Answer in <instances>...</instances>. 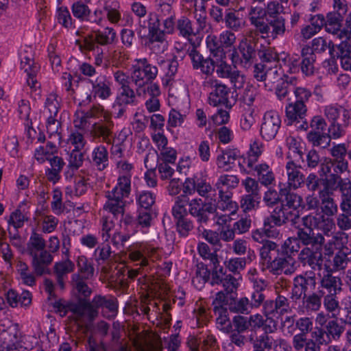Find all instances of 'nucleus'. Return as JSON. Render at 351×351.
<instances>
[{
    "instance_id": "nucleus-51",
    "label": "nucleus",
    "mask_w": 351,
    "mask_h": 351,
    "mask_svg": "<svg viewBox=\"0 0 351 351\" xmlns=\"http://www.w3.org/2000/svg\"><path fill=\"white\" fill-rule=\"evenodd\" d=\"M226 27L234 31H238L244 26L245 21L239 16L238 12L228 10L225 15Z\"/></svg>"
},
{
    "instance_id": "nucleus-32",
    "label": "nucleus",
    "mask_w": 351,
    "mask_h": 351,
    "mask_svg": "<svg viewBox=\"0 0 351 351\" xmlns=\"http://www.w3.org/2000/svg\"><path fill=\"white\" fill-rule=\"evenodd\" d=\"M104 118L106 123H94L93 125L92 132L95 136L102 137V140L104 143L110 144L111 143L110 136L111 134L112 123L109 120L110 117L108 112L104 115Z\"/></svg>"
},
{
    "instance_id": "nucleus-25",
    "label": "nucleus",
    "mask_w": 351,
    "mask_h": 351,
    "mask_svg": "<svg viewBox=\"0 0 351 351\" xmlns=\"http://www.w3.org/2000/svg\"><path fill=\"white\" fill-rule=\"evenodd\" d=\"M306 229L300 228L297 235L298 241H301L305 245H311L312 247L322 246L324 243V238L321 234L313 233L314 228L305 227Z\"/></svg>"
},
{
    "instance_id": "nucleus-38",
    "label": "nucleus",
    "mask_w": 351,
    "mask_h": 351,
    "mask_svg": "<svg viewBox=\"0 0 351 351\" xmlns=\"http://www.w3.org/2000/svg\"><path fill=\"white\" fill-rule=\"evenodd\" d=\"M57 152V147L52 142H48L45 145L40 146L34 152V158L39 163H43L51 159Z\"/></svg>"
},
{
    "instance_id": "nucleus-10",
    "label": "nucleus",
    "mask_w": 351,
    "mask_h": 351,
    "mask_svg": "<svg viewBox=\"0 0 351 351\" xmlns=\"http://www.w3.org/2000/svg\"><path fill=\"white\" fill-rule=\"evenodd\" d=\"M183 192L187 195H193L197 192L199 195L208 198L212 193H215V190L207 182L206 176L202 173H196L185 180L183 183Z\"/></svg>"
},
{
    "instance_id": "nucleus-24",
    "label": "nucleus",
    "mask_w": 351,
    "mask_h": 351,
    "mask_svg": "<svg viewBox=\"0 0 351 351\" xmlns=\"http://www.w3.org/2000/svg\"><path fill=\"white\" fill-rule=\"evenodd\" d=\"M314 247L315 250L308 247L302 249L299 254V259L303 265H308L312 269H315L321 265L322 259V254L319 251L321 246H318L317 248Z\"/></svg>"
},
{
    "instance_id": "nucleus-54",
    "label": "nucleus",
    "mask_w": 351,
    "mask_h": 351,
    "mask_svg": "<svg viewBox=\"0 0 351 351\" xmlns=\"http://www.w3.org/2000/svg\"><path fill=\"white\" fill-rule=\"evenodd\" d=\"M274 216V212L273 211L271 215L265 218L263 223V229L265 232V234L267 238H278L280 235V232L277 229L276 226H280L284 223H280V224L276 223V221L273 219V217Z\"/></svg>"
},
{
    "instance_id": "nucleus-20",
    "label": "nucleus",
    "mask_w": 351,
    "mask_h": 351,
    "mask_svg": "<svg viewBox=\"0 0 351 351\" xmlns=\"http://www.w3.org/2000/svg\"><path fill=\"white\" fill-rule=\"evenodd\" d=\"M239 158V149L237 148H228L217 155L216 164L219 169L228 171L232 169L234 162Z\"/></svg>"
},
{
    "instance_id": "nucleus-27",
    "label": "nucleus",
    "mask_w": 351,
    "mask_h": 351,
    "mask_svg": "<svg viewBox=\"0 0 351 351\" xmlns=\"http://www.w3.org/2000/svg\"><path fill=\"white\" fill-rule=\"evenodd\" d=\"M75 268L74 263L69 259L60 261L54 265V273L56 276L58 285L60 289L64 288V280L67 274L71 273Z\"/></svg>"
},
{
    "instance_id": "nucleus-49",
    "label": "nucleus",
    "mask_w": 351,
    "mask_h": 351,
    "mask_svg": "<svg viewBox=\"0 0 351 351\" xmlns=\"http://www.w3.org/2000/svg\"><path fill=\"white\" fill-rule=\"evenodd\" d=\"M45 247V241L43 237L36 232H33L27 243V250L31 256L38 254Z\"/></svg>"
},
{
    "instance_id": "nucleus-64",
    "label": "nucleus",
    "mask_w": 351,
    "mask_h": 351,
    "mask_svg": "<svg viewBox=\"0 0 351 351\" xmlns=\"http://www.w3.org/2000/svg\"><path fill=\"white\" fill-rule=\"evenodd\" d=\"M251 308H252L251 304L248 298L245 297L234 301L230 307L231 311L241 314H248Z\"/></svg>"
},
{
    "instance_id": "nucleus-23",
    "label": "nucleus",
    "mask_w": 351,
    "mask_h": 351,
    "mask_svg": "<svg viewBox=\"0 0 351 351\" xmlns=\"http://www.w3.org/2000/svg\"><path fill=\"white\" fill-rule=\"evenodd\" d=\"M112 82L106 75H100L92 81L93 93L95 96L105 99L112 95Z\"/></svg>"
},
{
    "instance_id": "nucleus-28",
    "label": "nucleus",
    "mask_w": 351,
    "mask_h": 351,
    "mask_svg": "<svg viewBox=\"0 0 351 351\" xmlns=\"http://www.w3.org/2000/svg\"><path fill=\"white\" fill-rule=\"evenodd\" d=\"M293 93L295 95V101L289 100L286 109L293 108V110H303L306 108V103L308 101L311 96V93L308 89L303 87H296Z\"/></svg>"
},
{
    "instance_id": "nucleus-48",
    "label": "nucleus",
    "mask_w": 351,
    "mask_h": 351,
    "mask_svg": "<svg viewBox=\"0 0 351 351\" xmlns=\"http://www.w3.org/2000/svg\"><path fill=\"white\" fill-rule=\"evenodd\" d=\"M16 271L21 282L28 286H33L35 284V277L29 269L27 265L19 261L16 265Z\"/></svg>"
},
{
    "instance_id": "nucleus-30",
    "label": "nucleus",
    "mask_w": 351,
    "mask_h": 351,
    "mask_svg": "<svg viewBox=\"0 0 351 351\" xmlns=\"http://www.w3.org/2000/svg\"><path fill=\"white\" fill-rule=\"evenodd\" d=\"M254 172V175L257 177L258 182L263 186H267L275 182L274 173L266 162L257 165Z\"/></svg>"
},
{
    "instance_id": "nucleus-37",
    "label": "nucleus",
    "mask_w": 351,
    "mask_h": 351,
    "mask_svg": "<svg viewBox=\"0 0 351 351\" xmlns=\"http://www.w3.org/2000/svg\"><path fill=\"white\" fill-rule=\"evenodd\" d=\"M239 183V178L235 175L223 174L217 179L215 186L219 192H226L237 187Z\"/></svg>"
},
{
    "instance_id": "nucleus-63",
    "label": "nucleus",
    "mask_w": 351,
    "mask_h": 351,
    "mask_svg": "<svg viewBox=\"0 0 351 351\" xmlns=\"http://www.w3.org/2000/svg\"><path fill=\"white\" fill-rule=\"evenodd\" d=\"M258 114L256 111H245L240 119V125L242 130H249L258 119Z\"/></svg>"
},
{
    "instance_id": "nucleus-60",
    "label": "nucleus",
    "mask_w": 351,
    "mask_h": 351,
    "mask_svg": "<svg viewBox=\"0 0 351 351\" xmlns=\"http://www.w3.org/2000/svg\"><path fill=\"white\" fill-rule=\"evenodd\" d=\"M156 195L152 192L142 191L136 196L138 204L143 208L147 210L155 203Z\"/></svg>"
},
{
    "instance_id": "nucleus-17",
    "label": "nucleus",
    "mask_w": 351,
    "mask_h": 351,
    "mask_svg": "<svg viewBox=\"0 0 351 351\" xmlns=\"http://www.w3.org/2000/svg\"><path fill=\"white\" fill-rule=\"evenodd\" d=\"M214 206L212 204H204L200 198L189 199L188 213L196 218L197 221L200 223H206L209 219L208 215L213 213Z\"/></svg>"
},
{
    "instance_id": "nucleus-50",
    "label": "nucleus",
    "mask_w": 351,
    "mask_h": 351,
    "mask_svg": "<svg viewBox=\"0 0 351 351\" xmlns=\"http://www.w3.org/2000/svg\"><path fill=\"white\" fill-rule=\"evenodd\" d=\"M340 208L343 213H351V184L344 183L341 185Z\"/></svg>"
},
{
    "instance_id": "nucleus-36",
    "label": "nucleus",
    "mask_w": 351,
    "mask_h": 351,
    "mask_svg": "<svg viewBox=\"0 0 351 351\" xmlns=\"http://www.w3.org/2000/svg\"><path fill=\"white\" fill-rule=\"evenodd\" d=\"M344 183L350 182L343 180L339 175L330 173L324 180V189L319 193L332 195L337 188L341 191V185Z\"/></svg>"
},
{
    "instance_id": "nucleus-9",
    "label": "nucleus",
    "mask_w": 351,
    "mask_h": 351,
    "mask_svg": "<svg viewBox=\"0 0 351 351\" xmlns=\"http://www.w3.org/2000/svg\"><path fill=\"white\" fill-rule=\"evenodd\" d=\"M324 336V332L322 329L312 332L310 338H307L304 334H296L292 339L293 347L295 351H321Z\"/></svg>"
},
{
    "instance_id": "nucleus-19",
    "label": "nucleus",
    "mask_w": 351,
    "mask_h": 351,
    "mask_svg": "<svg viewBox=\"0 0 351 351\" xmlns=\"http://www.w3.org/2000/svg\"><path fill=\"white\" fill-rule=\"evenodd\" d=\"M342 285L343 283L340 277L333 276L330 271H327L321 278L319 293L320 295L330 293L338 294L342 290Z\"/></svg>"
},
{
    "instance_id": "nucleus-31",
    "label": "nucleus",
    "mask_w": 351,
    "mask_h": 351,
    "mask_svg": "<svg viewBox=\"0 0 351 351\" xmlns=\"http://www.w3.org/2000/svg\"><path fill=\"white\" fill-rule=\"evenodd\" d=\"M100 3L104 7L108 21L112 24L117 23L121 17L119 3L117 0H100Z\"/></svg>"
},
{
    "instance_id": "nucleus-29",
    "label": "nucleus",
    "mask_w": 351,
    "mask_h": 351,
    "mask_svg": "<svg viewBox=\"0 0 351 351\" xmlns=\"http://www.w3.org/2000/svg\"><path fill=\"white\" fill-rule=\"evenodd\" d=\"M6 299L8 304L12 307L29 306L32 303V294L28 291H23L21 294H19L13 289H10L7 292Z\"/></svg>"
},
{
    "instance_id": "nucleus-16",
    "label": "nucleus",
    "mask_w": 351,
    "mask_h": 351,
    "mask_svg": "<svg viewBox=\"0 0 351 351\" xmlns=\"http://www.w3.org/2000/svg\"><path fill=\"white\" fill-rule=\"evenodd\" d=\"M287 183L282 184V189L296 190L302 187L305 182V176L301 171V166L296 165L293 160H289L285 165Z\"/></svg>"
},
{
    "instance_id": "nucleus-6",
    "label": "nucleus",
    "mask_w": 351,
    "mask_h": 351,
    "mask_svg": "<svg viewBox=\"0 0 351 351\" xmlns=\"http://www.w3.org/2000/svg\"><path fill=\"white\" fill-rule=\"evenodd\" d=\"M106 298L95 296L92 302H81L72 306L71 311L78 325L84 326L91 322L98 314L97 308L104 307Z\"/></svg>"
},
{
    "instance_id": "nucleus-35",
    "label": "nucleus",
    "mask_w": 351,
    "mask_h": 351,
    "mask_svg": "<svg viewBox=\"0 0 351 351\" xmlns=\"http://www.w3.org/2000/svg\"><path fill=\"white\" fill-rule=\"evenodd\" d=\"M60 121L58 118V111H49V114L47 117L46 126L47 132L50 137L53 136L60 143L62 136L59 133L60 128Z\"/></svg>"
},
{
    "instance_id": "nucleus-53",
    "label": "nucleus",
    "mask_w": 351,
    "mask_h": 351,
    "mask_svg": "<svg viewBox=\"0 0 351 351\" xmlns=\"http://www.w3.org/2000/svg\"><path fill=\"white\" fill-rule=\"evenodd\" d=\"M87 188V184L84 178L83 177L78 176V178H75L74 180L73 187L71 186L66 187L65 193L70 196L75 195L79 197L86 192Z\"/></svg>"
},
{
    "instance_id": "nucleus-58",
    "label": "nucleus",
    "mask_w": 351,
    "mask_h": 351,
    "mask_svg": "<svg viewBox=\"0 0 351 351\" xmlns=\"http://www.w3.org/2000/svg\"><path fill=\"white\" fill-rule=\"evenodd\" d=\"M219 60L217 59L215 66L216 73L219 77L221 78H229L233 71L236 69V67H232L228 64L225 59L226 58L218 57Z\"/></svg>"
},
{
    "instance_id": "nucleus-41",
    "label": "nucleus",
    "mask_w": 351,
    "mask_h": 351,
    "mask_svg": "<svg viewBox=\"0 0 351 351\" xmlns=\"http://www.w3.org/2000/svg\"><path fill=\"white\" fill-rule=\"evenodd\" d=\"M38 345V339L35 335H23L18 337L13 351H30Z\"/></svg>"
},
{
    "instance_id": "nucleus-44",
    "label": "nucleus",
    "mask_w": 351,
    "mask_h": 351,
    "mask_svg": "<svg viewBox=\"0 0 351 351\" xmlns=\"http://www.w3.org/2000/svg\"><path fill=\"white\" fill-rule=\"evenodd\" d=\"M216 315V324L217 327L221 331L226 333H230L233 331L232 322L228 317V313L227 309L215 310L214 311Z\"/></svg>"
},
{
    "instance_id": "nucleus-42",
    "label": "nucleus",
    "mask_w": 351,
    "mask_h": 351,
    "mask_svg": "<svg viewBox=\"0 0 351 351\" xmlns=\"http://www.w3.org/2000/svg\"><path fill=\"white\" fill-rule=\"evenodd\" d=\"M135 95L130 88H120L114 103V107L124 108L134 101Z\"/></svg>"
},
{
    "instance_id": "nucleus-47",
    "label": "nucleus",
    "mask_w": 351,
    "mask_h": 351,
    "mask_svg": "<svg viewBox=\"0 0 351 351\" xmlns=\"http://www.w3.org/2000/svg\"><path fill=\"white\" fill-rule=\"evenodd\" d=\"M319 195L322 202L323 213L328 217L336 215L338 211V206L334 199L330 197L331 195L323 193H319Z\"/></svg>"
},
{
    "instance_id": "nucleus-1",
    "label": "nucleus",
    "mask_w": 351,
    "mask_h": 351,
    "mask_svg": "<svg viewBox=\"0 0 351 351\" xmlns=\"http://www.w3.org/2000/svg\"><path fill=\"white\" fill-rule=\"evenodd\" d=\"M131 192L130 176H119L116 185L110 191L105 192L106 201L103 208L114 217L123 215L125 211V198Z\"/></svg>"
},
{
    "instance_id": "nucleus-57",
    "label": "nucleus",
    "mask_w": 351,
    "mask_h": 351,
    "mask_svg": "<svg viewBox=\"0 0 351 351\" xmlns=\"http://www.w3.org/2000/svg\"><path fill=\"white\" fill-rule=\"evenodd\" d=\"M237 160L240 171L245 174H252L257 165V161L248 154L246 156L240 154V158Z\"/></svg>"
},
{
    "instance_id": "nucleus-2",
    "label": "nucleus",
    "mask_w": 351,
    "mask_h": 351,
    "mask_svg": "<svg viewBox=\"0 0 351 351\" xmlns=\"http://www.w3.org/2000/svg\"><path fill=\"white\" fill-rule=\"evenodd\" d=\"M251 23L255 27L256 32L261 34L263 38L268 43L274 40L285 32V22L282 17L271 20L267 23L264 22L266 12L261 6L252 7L249 13Z\"/></svg>"
},
{
    "instance_id": "nucleus-61",
    "label": "nucleus",
    "mask_w": 351,
    "mask_h": 351,
    "mask_svg": "<svg viewBox=\"0 0 351 351\" xmlns=\"http://www.w3.org/2000/svg\"><path fill=\"white\" fill-rule=\"evenodd\" d=\"M261 196L246 194L241 199V208L244 212H249L258 207Z\"/></svg>"
},
{
    "instance_id": "nucleus-59",
    "label": "nucleus",
    "mask_w": 351,
    "mask_h": 351,
    "mask_svg": "<svg viewBox=\"0 0 351 351\" xmlns=\"http://www.w3.org/2000/svg\"><path fill=\"white\" fill-rule=\"evenodd\" d=\"M337 294H325L324 296V306L326 310L332 313V316L335 317L339 311L340 306L337 298Z\"/></svg>"
},
{
    "instance_id": "nucleus-56",
    "label": "nucleus",
    "mask_w": 351,
    "mask_h": 351,
    "mask_svg": "<svg viewBox=\"0 0 351 351\" xmlns=\"http://www.w3.org/2000/svg\"><path fill=\"white\" fill-rule=\"evenodd\" d=\"M274 335L263 333L260 335L253 345V351H270Z\"/></svg>"
},
{
    "instance_id": "nucleus-4",
    "label": "nucleus",
    "mask_w": 351,
    "mask_h": 351,
    "mask_svg": "<svg viewBox=\"0 0 351 351\" xmlns=\"http://www.w3.org/2000/svg\"><path fill=\"white\" fill-rule=\"evenodd\" d=\"M279 193L282 197H285V202L280 206H277L274 210L273 219L276 223H286L287 221H293L298 216V209L301 206L302 198L299 195L291 193L292 189H282V184H278Z\"/></svg>"
},
{
    "instance_id": "nucleus-21",
    "label": "nucleus",
    "mask_w": 351,
    "mask_h": 351,
    "mask_svg": "<svg viewBox=\"0 0 351 351\" xmlns=\"http://www.w3.org/2000/svg\"><path fill=\"white\" fill-rule=\"evenodd\" d=\"M296 262L291 256L278 258L273 260L269 265V269L274 274L282 273L289 275L292 274L296 269Z\"/></svg>"
},
{
    "instance_id": "nucleus-3",
    "label": "nucleus",
    "mask_w": 351,
    "mask_h": 351,
    "mask_svg": "<svg viewBox=\"0 0 351 351\" xmlns=\"http://www.w3.org/2000/svg\"><path fill=\"white\" fill-rule=\"evenodd\" d=\"M236 36L228 30L222 32L217 37L214 34L208 35L206 38L207 48L214 57L226 58L228 51H233L230 59L233 64L239 61V56L235 49Z\"/></svg>"
},
{
    "instance_id": "nucleus-46",
    "label": "nucleus",
    "mask_w": 351,
    "mask_h": 351,
    "mask_svg": "<svg viewBox=\"0 0 351 351\" xmlns=\"http://www.w3.org/2000/svg\"><path fill=\"white\" fill-rule=\"evenodd\" d=\"M40 254L32 255L33 266L36 271L41 274L44 270V265L50 264L53 261V256L49 252L43 250L40 251Z\"/></svg>"
},
{
    "instance_id": "nucleus-12",
    "label": "nucleus",
    "mask_w": 351,
    "mask_h": 351,
    "mask_svg": "<svg viewBox=\"0 0 351 351\" xmlns=\"http://www.w3.org/2000/svg\"><path fill=\"white\" fill-rule=\"evenodd\" d=\"M160 20L156 14L149 13L147 19L148 42L149 45L154 48L156 45L160 46L162 51L167 47L165 33L159 28Z\"/></svg>"
},
{
    "instance_id": "nucleus-52",
    "label": "nucleus",
    "mask_w": 351,
    "mask_h": 351,
    "mask_svg": "<svg viewBox=\"0 0 351 351\" xmlns=\"http://www.w3.org/2000/svg\"><path fill=\"white\" fill-rule=\"evenodd\" d=\"M307 138L313 146H319L322 148L327 147L330 142V136L320 131H311L307 135Z\"/></svg>"
},
{
    "instance_id": "nucleus-14",
    "label": "nucleus",
    "mask_w": 351,
    "mask_h": 351,
    "mask_svg": "<svg viewBox=\"0 0 351 351\" xmlns=\"http://www.w3.org/2000/svg\"><path fill=\"white\" fill-rule=\"evenodd\" d=\"M302 223L304 227L314 228L324 232L326 235L332 234L335 229V224L332 219L324 215L316 213L309 214L302 218Z\"/></svg>"
},
{
    "instance_id": "nucleus-26",
    "label": "nucleus",
    "mask_w": 351,
    "mask_h": 351,
    "mask_svg": "<svg viewBox=\"0 0 351 351\" xmlns=\"http://www.w3.org/2000/svg\"><path fill=\"white\" fill-rule=\"evenodd\" d=\"M232 193L230 191L219 192V200L215 206L213 205L215 210H219L230 214H236L239 206L236 202L232 200Z\"/></svg>"
},
{
    "instance_id": "nucleus-18",
    "label": "nucleus",
    "mask_w": 351,
    "mask_h": 351,
    "mask_svg": "<svg viewBox=\"0 0 351 351\" xmlns=\"http://www.w3.org/2000/svg\"><path fill=\"white\" fill-rule=\"evenodd\" d=\"M117 38L115 30L107 27L103 30H99L95 32V35L90 38L84 37V43L88 50L95 49V43L101 45H108L112 44Z\"/></svg>"
},
{
    "instance_id": "nucleus-8",
    "label": "nucleus",
    "mask_w": 351,
    "mask_h": 351,
    "mask_svg": "<svg viewBox=\"0 0 351 351\" xmlns=\"http://www.w3.org/2000/svg\"><path fill=\"white\" fill-rule=\"evenodd\" d=\"M158 249L151 242L137 241L129 245L127 252L131 261L143 267L148 265L149 260L157 254Z\"/></svg>"
},
{
    "instance_id": "nucleus-62",
    "label": "nucleus",
    "mask_w": 351,
    "mask_h": 351,
    "mask_svg": "<svg viewBox=\"0 0 351 351\" xmlns=\"http://www.w3.org/2000/svg\"><path fill=\"white\" fill-rule=\"evenodd\" d=\"M66 143L69 145L73 146V149L82 150L86 143V141L84 135L78 131H71L68 136Z\"/></svg>"
},
{
    "instance_id": "nucleus-7",
    "label": "nucleus",
    "mask_w": 351,
    "mask_h": 351,
    "mask_svg": "<svg viewBox=\"0 0 351 351\" xmlns=\"http://www.w3.org/2000/svg\"><path fill=\"white\" fill-rule=\"evenodd\" d=\"M157 75L158 68L149 64L145 58L136 59L132 64L131 77L138 92L154 80Z\"/></svg>"
},
{
    "instance_id": "nucleus-13",
    "label": "nucleus",
    "mask_w": 351,
    "mask_h": 351,
    "mask_svg": "<svg viewBox=\"0 0 351 351\" xmlns=\"http://www.w3.org/2000/svg\"><path fill=\"white\" fill-rule=\"evenodd\" d=\"M205 86L214 88L210 93L208 97V101L211 106L217 107L220 105H224L227 107L229 88L225 84L217 80L209 78L206 80Z\"/></svg>"
},
{
    "instance_id": "nucleus-43",
    "label": "nucleus",
    "mask_w": 351,
    "mask_h": 351,
    "mask_svg": "<svg viewBox=\"0 0 351 351\" xmlns=\"http://www.w3.org/2000/svg\"><path fill=\"white\" fill-rule=\"evenodd\" d=\"M308 48H303L302 50L303 59L301 63V71L306 76L313 75L315 70L314 62L315 60V57L313 53H308Z\"/></svg>"
},
{
    "instance_id": "nucleus-39",
    "label": "nucleus",
    "mask_w": 351,
    "mask_h": 351,
    "mask_svg": "<svg viewBox=\"0 0 351 351\" xmlns=\"http://www.w3.org/2000/svg\"><path fill=\"white\" fill-rule=\"evenodd\" d=\"M78 273L82 279H90L94 276L95 268L93 263L85 256H80L77 260Z\"/></svg>"
},
{
    "instance_id": "nucleus-15",
    "label": "nucleus",
    "mask_w": 351,
    "mask_h": 351,
    "mask_svg": "<svg viewBox=\"0 0 351 351\" xmlns=\"http://www.w3.org/2000/svg\"><path fill=\"white\" fill-rule=\"evenodd\" d=\"M281 119L279 111H266L261 128V134L267 141L273 139L280 127Z\"/></svg>"
},
{
    "instance_id": "nucleus-34",
    "label": "nucleus",
    "mask_w": 351,
    "mask_h": 351,
    "mask_svg": "<svg viewBox=\"0 0 351 351\" xmlns=\"http://www.w3.org/2000/svg\"><path fill=\"white\" fill-rule=\"evenodd\" d=\"M178 62L175 59L164 60L161 63V68L165 75L162 78L164 86H171L178 71Z\"/></svg>"
},
{
    "instance_id": "nucleus-45",
    "label": "nucleus",
    "mask_w": 351,
    "mask_h": 351,
    "mask_svg": "<svg viewBox=\"0 0 351 351\" xmlns=\"http://www.w3.org/2000/svg\"><path fill=\"white\" fill-rule=\"evenodd\" d=\"M343 16L336 12H330L326 16V21L324 20V25L328 32L332 34H337L340 32L341 22Z\"/></svg>"
},
{
    "instance_id": "nucleus-5",
    "label": "nucleus",
    "mask_w": 351,
    "mask_h": 351,
    "mask_svg": "<svg viewBox=\"0 0 351 351\" xmlns=\"http://www.w3.org/2000/svg\"><path fill=\"white\" fill-rule=\"evenodd\" d=\"M132 218L128 215H126L124 218L121 220L120 223L115 224L112 220L108 217H103L102 227L100 231V235L104 241L107 242L110 239L112 244L119 247L124 245V243L129 240L131 234L123 232L122 231L123 225L125 226V228L132 225Z\"/></svg>"
},
{
    "instance_id": "nucleus-22",
    "label": "nucleus",
    "mask_w": 351,
    "mask_h": 351,
    "mask_svg": "<svg viewBox=\"0 0 351 351\" xmlns=\"http://www.w3.org/2000/svg\"><path fill=\"white\" fill-rule=\"evenodd\" d=\"M19 59L21 61V68L25 72L29 73H37L39 71V66L34 62V54L31 47L25 46L19 51Z\"/></svg>"
},
{
    "instance_id": "nucleus-55",
    "label": "nucleus",
    "mask_w": 351,
    "mask_h": 351,
    "mask_svg": "<svg viewBox=\"0 0 351 351\" xmlns=\"http://www.w3.org/2000/svg\"><path fill=\"white\" fill-rule=\"evenodd\" d=\"M286 74L282 69V64L278 65L275 63L274 66H269L267 64L266 80L271 83L278 82L280 80H283Z\"/></svg>"
},
{
    "instance_id": "nucleus-40",
    "label": "nucleus",
    "mask_w": 351,
    "mask_h": 351,
    "mask_svg": "<svg viewBox=\"0 0 351 351\" xmlns=\"http://www.w3.org/2000/svg\"><path fill=\"white\" fill-rule=\"evenodd\" d=\"M189 204V197L187 194L180 195L175 199L174 205L172 207V215L174 218H180L188 215L186 206Z\"/></svg>"
},
{
    "instance_id": "nucleus-33",
    "label": "nucleus",
    "mask_w": 351,
    "mask_h": 351,
    "mask_svg": "<svg viewBox=\"0 0 351 351\" xmlns=\"http://www.w3.org/2000/svg\"><path fill=\"white\" fill-rule=\"evenodd\" d=\"M92 160L98 170L105 169L109 163L108 152L106 147L101 145L95 147L92 152Z\"/></svg>"
},
{
    "instance_id": "nucleus-11",
    "label": "nucleus",
    "mask_w": 351,
    "mask_h": 351,
    "mask_svg": "<svg viewBox=\"0 0 351 351\" xmlns=\"http://www.w3.org/2000/svg\"><path fill=\"white\" fill-rule=\"evenodd\" d=\"M19 331L9 319L0 321V351H13Z\"/></svg>"
}]
</instances>
